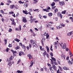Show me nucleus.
<instances>
[{
    "instance_id": "obj_1",
    "label": "nucleus",
    "mask_w": 73,
    "mask_h": 73,
    "mask_svg": "<svg viewBox=\"0 0 73 73\" xmlns=\"http://www.w3.org/2000/svg\"><path fill=\"white\" fill-rule=\"evenodd\" d=\"M60 46H61L62 49H65L66 48V44L64 43L63 44V43L61 42V44L59 43Z\"/></svg>"
},
{
    "instance_id": "obj_2",
    "label": "nucleus",
    "mask_w": 73,
    "mask_h": 73,
    "mask_svg": "<svg viewBox=\"0 0 73 73\" xmlns=\"http://www.w3.org/2000/svg\"><path fill=\"white\" fill-rule=\"evenodd\" d=\"M21 55H24V53L23 52L21 51L19 52V56H21Z\"/></svg>"
},
{
    "instance_id": "obj_3",
    "label": "nucleus",
    "mask_w": 73,
    "mask_h": 73,
    "mask_svg": "<svg viewBox=\"0 0 73 73\" xmlns=\"http://www.w3.org/2000/svg\"><path fill=\"white\" fill-rule=\"evenodd\" d=\"M23 23H27V19L23 17Z\"/></svg>"
},
{
    "instance_id": "obj_4",
    "label": "nucleus",
    "mask_w": 73,
    "mask_h": 73,
    "mask_svg": "<svg viewBox=\"0 0 73 73\" xmlns=\"http://www.w3.org/2000/svg\"><path fill=\"white\" fill-rule=\"evenodd\" d=\"M65 55L63 54H62L61 55V58H64V60H65Z\"/></svg>"
},
{
    "instance_id": "obj_5",
    "label": "nucleus",
    "mask_w": 73,
    "mask_h": 73,
    "mask_svg": "<svg viewBox=\"0 0 73 73\" xmlns=\"http://www.w3.org/2000/svg\"><path fill=\"white\" fill-rule=\"evenodd\" d=\"M44 36H46V39H47V38H49V35H48V34H46V33H44Z\"/></svg>"
},
{
    "instance_id": "obj_6",
    "label": "nucleus",
    "mask_w": 73,
    "mask_h": 73,
    "mask_svg": "<svg viewBox=\"0 0 73 73\" xmlns=\"http://www.w3.org/2000/svg\"><path fill=\"white\" fill-rule=\"evenodd\" d=\"M46 25H47L46 27L47 28H49L51 27V25L49 23H47Z\"/></svg>"
},
{
    "instance_id": "obj_7",
    "label": "nucleus",
    "mask_w": 73,
    "mask_h": 73,
    "mask_svg": "<svg viewBox=\"0 0 73 73\" xmlns=\"http://www.w3.org/2000/svg\"><path fill=\"white\" fill-rule=\"evenodd\" d=\"M49 68L51 72L52 73H54V70L52 69L53 68H52V67L50 66L49 67Z\"/></svg>"
},
{
    "instance_id": "obj_8",
    "label": "nucleus",
    "mask_w": 73,
    "mask_h": 73,
    "mask_svg": "<svg viewBox=\"0 0 73 73\" xmlns=\"http://www.w3.org/2000/svg\"><path fill=\"white\" fill-rule=\"evenodd\" d=\"M64 2L63 1L59 2V4L61 6H62L64 4Z\"/></svg>"
},
{
    "instance_id": "obj_9",
    "label": "nucleus",
    "mask_w": 73,
    "mask_h": 73,
    "mask_svg": "<svg viewBox=\"0 0 73 73\" xmlns=\"http://www.w3.org/2000/svg\"><path fill=\"white\" fill-rule=\"evenodd\" d=\"M52 66L54 70H56V71L57 70V68L56 67V66L54 65H52Z\"/></svg>"
},
{
    "instance_id": "obj_10",
    "label": "nucleus",
    "mask_w": 73,
    "mask_h": 73,
    "mask_svg": "<svg viewBox=\"0 0 73 73\" xmlns=\"http://www.w3.org/2000/svg\"><path fill=\"white\" fill-rule=\"evenodd\" d=\"M73 34V31H72L71 32H70L69 33H68L67 34L68 36H70V35H72Z\"/></svg>"
},
{
    "instance_id": "obj_11",
    "label": "nucleus",
    "mask_w": 73,
    "mask_h": 73,
    "mask_svg": "<svg viewBox=\"0 0 73 73\" xmlns=\"http://www.w3.org/2000/svg\"><path fill=\"white\" fill-rule=\"evenodd\" d=\"M57 15L58 16H60V18L61 19H62V15H61V14H60V12H59L57 14Z\"/></svg>"
},
{
    "instance_id": "obj_12",
    "label": "nucleus",
    "mask_w": 73,
    "mask_h": 73,
    "mask_svg": "<svg viewBox=\"0 0 73 73\" xmlns=\"http://www.w3.org/2000/svg\"><path fill=\"white\" fill-rule=\"evenodd\" d=\"M68 62L69 65H72V64L73 63V61L72 60V61H71V60H68Z\"/></svg>"
},
{
    "instance_id": "obj_13",
    "label": "nucleus",
    "mask_w": 73,
    "mask_h": 73,
    "mask_svg": "<svg viewBox=\"0 0 73 73\" xmlns=\"http://www.w3.org/2000/svg\"><path fill=\"white\" fill-rule=\"evenodd\" d=\"M36 20V19H31L30 20L31 23H33V22Z\"/></svg>"
},
{
    "instance_id": "obj_14",
    "label": "nucleus",
    "mask_w": 73,
    "mask_h": 73,
    "mask_svg": "<svg viewBox=\"0 0 73 73\" xmlns=\"http://www.w3.org/2000/svg\"><path fill=\"white\" fill-rule=\"evenodd\" d=\"M35 41H36L33 40H30V42L33 45L34 44H35Z\"/></svg>"
},
{
    "instance_id": "obj_15",
    "label": "nucleus",
    "mask_w": 73,
    "mask_h": 73,
    "mask_svg": "<svg viewBox=\"0 0 73 73\" xmlns=\"http://www.w3.org/2000/svg\"><path fill=\"white\" fill-rule=\"evenodd\" d=\"M15 5H11L10 6V8L11 9H13L15 8Z\"/></svg>"
},
{
    "instance_id": "obj_16",
    "label": "nucleus",
    "mask_w": 73,
    "mask_h": 73,
    "mask_svg": "<svg viewBox=\"0 0 73 73\" xmlns=\"http://www.w3.org/2000/svg\"><path fill=\"white\" fill-rule=\"evenodd\" d=\"M23 71H20V70H18L17 71L16 73H23Z\"/></svg>"
},
{
    "instance_id": "obj_17",
    "label": "nucleus",
    "mask_w": 73,
    "mask_h": 73,
    "mask_svg": "<svg viewBox=\"0 0 73 73\" xmlns=\"http://www.w3.org/2000/svg\"><path fill=\"white\" fill-rule=\"evenodd\" d=\"M44 53H43V55H44V57H45V55H46V54L47 53H46V52L45 51V50L44 51Z\"/></svg>"
},
{
    "instance_id": "obj_18",
    "label": "nucleus",
    "mask_w": 73,
    "mask_h": 73,
    "mask_svg": "<svg viewBox=\"0 0 73 73\" xmlns=\"http://www.w3.org/2000/svg\"><path fill=\"white\" fill-rule=\"evenodd\" d=\"M38 1L37 0H34L33 3V4H36L37 3Z\"/></svg>"
},
{
    "instance_id": "obj_19",
    "label": "nucleus",
    "mask_w": 73,
    "mask_h": 73,
    "mask_svg": "<svg viewBox=\"0 0 73 73\" xmlns=\"http://www.w3.org/2000/svg\"><path fill=\"white\" fill-rule=\"evenodd\" d=\"M63 68L64 70H69V68L66 67H64Z\"/></svg>"
},
{
    "instance_id": "obj_20",
    "label": "nucleus",
    "mask_w": 73,
    "mask_h": 73,
    "mask_svg": "<svg viewBox=\"0 0 73 73\" xmlns=\"http://www.w3.org/2000/svg\"><path fill=\"white\" fill-rule=\"evenodd\" d=\"M48 15L49 16H52V15H53V14H52V13H49L48 14Z\"/></svg>"
},
{
    "instance_id": "obj_21",
    "label": "nucleus",
    "mask_w": 73,
    "mask_h": 73,
    "mask_svg": "<svg viewBox=\"0 0 73 73\" xmlns=\"http://www.w3.org/2000/svg\"><path fill=\"white\" fill-rule=\"evenodd\" d=\"M66 10H64V11H62V14H65V13H66Z\"/></svg>"
},
{
    "instance_id": "obj_22",
    "label": "nucleus",
    "mask_w": 73,
    "mask_h": 73,
    "mask_svg": "<svg viewBox=\"0 0 73 73\" xmlns=\"http://www.w3.org/2000/svg\"><path fill=\"white\" fill-rule=\"evenodd\" d=\"M10 20L12 21V23L15 22V20L13 18H11L10 19Z\"/></svg>"
},
{
    "instance_id": "obj_23",
    "label": "nucleus",
    "mask_w": 73,
    "mask_h": 73,
    "mask_svg": "<svg viewBox=\"0 0 73 73\" xmlns=\"http://www.w3.org/2000/svg\"><path fill=\"white\" fill-rule=\"evenodd\" d=\"M8 65L10 66H11V65H12V64H11V62L10 61H9V63L8 64Z\"/></svg>"
},
{
    "instance_id": "obj_24",
    "label": "nucleus",
    "mask_w": 73,
    "mask_h": 73,
    "mask_svg": "<svg viewBox=\"0 0 73 73\" xmlns=\"http://www.w3.org/2000/svg\"><path fill=\"white\" fill-rule=\"evenodd\" d=\"M15 40L16 41H17V42H19V41H20V40L18 39L17 38H16L15 39Z\"/></svg>"
},
{
    "instance_id": "obj_25",
    "label": "nucleus",
    "mask_w": 73,
    "mask_h": 73,
    "mask_svg": "<svg viewBox=\"0 0 73 73\" xmlns=\"http://www.w3.org/2000/svg\"><path fill=\"white\" fill-rule=\"evenodd\" d=\"M35 44H33V46H36V41H34Z\"/></svg>"
},
{
    "instance_id": "obj_26",
    "label": "nucleus",
    "mask_w": 73,
    "mask_h": 73,
    "mask_svg": "<svg viewBox=\"0 0 73 73\" xmlns=\"http://www.w3.org/2000/svg\"><path fill=\"white\" fill-rule=\"evenodd\" d=\"M51 58L52 60H53V61H54L55 62H56V59L53 57H51Z\"/></svg>"
},
{
    "instance_id": "obj_27",
    "label": "nucleus",
    "mask_w": 73,
    "mask_h": 73,
    "mask_svg": "<svg viewBox=\"0 0 73 73\" xmlns=\"http://www.w3.org/2000/svg\"><path fill=\"white\" fill-rule=\"evenodd\" d=\"M28 3H25L24 5V7H28Z\"/></svg>"
},
{
    "instance_id": "obj_28",
    "label": "nucleus",
    "mask_w": 73,
    "mask_h": 73,
    "mask_svg": "<svg viewBox=\"0 0 73 73\" xmlns=\"http://www.w3.org/2000/svg\"><path fill=\"white\" fill-rule=\"evenodd\" d=\"M59 29H60V28H62V26L61 25V24H60V25H59L58 27Z\"/></svg>"
},
{
    "instance_id": "obj_29",
    "label": "nucleus",
    "mask_w": 73,
    "mask_h": 73,
    "mask_svg": "<svg viewBox=\"0 0 73 73\" xmlns=\"http://www.w3.org/2000/svg\"><path fill=\"white\" fill-rule=\"evenodd\" d=\"M12 31V29L11 28H9V32H11Z\"/></svg>"
},
{
    "instance_id": "obj_30",
    "label": "nucleus",
    "mask_w": 73,
    "mask_h": 73,
    "mask_svg": "<svg viewBox=\"0 0 73 73\" xmlns=\"http://www.w3.org/2000/svg\"><path fill=\"white\" fill-rule=\"evenodd\" d=\"M43 11H46V12H49V11L47 10V9H43Z\"/></svg>"
},
{
    "instance_id": "obj_31",
    "label": "nucleus",
    "mask_w": 73,
    "mask_h": 73,
    "mask_svg": "<svg viewBox=\"0 0 73 73\" xmlns=\"http://www.w3.org/2000/svg\"><path fill=\"white\" fill-rule=\"evenodd\" d=\"M33 62L32 61H31V63L30 66H31V67L32 66H33Z\"/></svg>"
},
{
    "instance_id": "obj_32",
    "label": "nucleus",
    "mask_w": 73,
    "mask_h": 73,
    "mask_svg": "<svg viewBox=\"0 0 73 73\" xmlns=\"http://www.w3.org/2000/svg\"><path fill=\"white\" fill-rule=\"evenodd\" d=\"M4 41L5 42V45H6V44H7V39H4Z\"/></svg>"
},
{
    "instance_id": "obj_33",
    "label": "nucleus",
    "mask_w": 73,
    "mask_h": 73,
    "mask_svg": "<svg viewBox=\"0 0 73 73\" xmlns=\"http://www.w3.org/2000/svg\"><path fill=\"white\" fill-rule=\"evenodd\" d=\"M19 46H17V47L15 48V49L16 50H17V49H19Z\"/></svg>"
},
{
    "instance_id": "obj_34",
    "label": "nucleus",
    "mask_w": 73,
    "mask_h": 73,
    "mask_svg": "<svg viewBox=\"0 0 73 73\" xmlns=\"http://www.w3.org/2000/svg\"><path fill=\"white\" fill-rule=\"evenodd\" d=\"M11 24L12 25H15L16 23H15V22H12Z\"/></svg>"
},
{
    "instance_id": "obj_35",
    "label": "nucleus",
    "mask_w": 73,
    "mask_h": 73,
    "mask_svg": "<svg viewBox=\"0 0 73 73\" xmlns=\"http://www.w3.org/2000/svg\"><path fill=\"white\" fill-rule=\"evenodd\" d=\"M23 13H25V14H28V13H27V12H26V11L24 10H23Z\"/></svg>"
},
{
    "instance_id": "obj_36",
    "label": "nucleus",
    "mask_w": 73,
    "mask_h": 73,
    "mask_svg": "<svg viewBox=\"0 0 73 73\" xmlns=\"http://www.w3.org/2000/svg\"><path fill=\"white\" fill-rule=\"evenodd\" d=\"M46 48L47 50H49V47H48V46H46Z\"/></svg>"
},
{
    "instance_id": "obj_37",
    "label": "nucleus",
    "mask_w": 73,
    "mask_h": 73,
    "mask_svg": "<svg viewBox=\"0 0 73 73\" xmlns=\"http://www.w3.org/2000/svg\"><path fill=\"white\" fill-rule=\"evenodd\" d=\"M50 29H52V30H53V31H54V30H55V29L53 27H51L50 28Z\"/></svg>"
},
{
    "instance_id": "obj_38",
    "label": "nucleus",
    "mask_w": 73,
    "mask_h": 73,
    "mask_svg": "<svg viewBox=\"0 0 73 73\" xmlns=\"http://www.w3.org/2000/svg\"><path fill=\"white\" fill-rule=\"evenodd\" d=\"M55 5V3L54 2H52V6H54Z\"/></svg>"
},
{
    "instance_id": "obj_39",
    "label": "nucleus",
    "mask_w": 73,
    "mask_h": 73,
    "mask_svg": "<svg viewBox=\"0 0 73 73\" xmlns=\"http://www.w3.org/2000/svg\"><path fill=\"white\" fill-rule=\"evenodd\" d=\"M19 3H20V4H23V3H24L22 2L21 1H19Z\"/></svg>"
},
{
    "instance_id": "obj_40",
    "label": "nucleus",
    "mask_w": 73,
    "mask_h": 73,
    "mask_svg": "<svg viewBox=\"0 0 73 73\" xmlns=\"http://www.w3.org/2000/svg\"><path fill=\"white\" fill-rule=\"evenodd\" d=\"M52 64H54V65H57V62H55L54 63L52 62Z\"/></svg>"
},
{
    "instance_id": "obj_41",
    "label": "nucleus",
    "mask_w": 73,
    "mask_h": 73,
    "mask_svg": "<svg viewBox=\"0 0 73 73\" xmlns=\"http://www.w3.org/2000/svg\"><path fill=\"white\" fill-rule=\"evenodd\" d=\"M55 13H56V12H57L58 11V9H56L54 10Z\"/></svg>"
},
{
    "instance_id": "obj_42",
    "label": "nucleus",
    "mask_w": 73,
    "mask_h": 73,
    "mask_svg": "<svg viewBox=\"0 0 73 73\" xmlns=\"http://www.w3.org/2000/svg\"><path fill=\"white\" fill-rule=\"evenodd\" d=\"M59 70H58L57 71V73H62L61 72H59Z\"/></svg>"
},
{
    "instance_id": "obj_43",
    "label": "nucleus",
    "mask_w": 73,
    "mask_h": 73,
    "mask_svg": "<svg viewBox=\"0 0 73 73\" xmlns=\"http://www.w3.org/2000/svg\"><path fill=\"white\" fill-rule=\"evenodd\" d=\"M38 10H39V9H36L35 10L34 9H33V11H38Z\"/></svg>"
},
{
    "instance_id": "obj_44",
    "label": "nucleus",
    "mask_w": 73,
    "mask_h": 73,
    "mask_svg": "<svg viewBox=\"0 0 73 73\" xmlns=\"http://www.w3.org/2000/svg\"><path fill=\"white\" fill-rule=\"evenodd\" d=\"M7 2L8 3H12V2H11V1L9 0H8Z\"/></svg>"
},
{
    "instance_id": "obj_45",
    "label": "nucleus",
    "mask_w": 73,
    "mask_h": 73,
    "mask_svg": "<svg viewBox=\"0 0 73 73\" xmlns=\"http://www.w3.org/2000/svg\"><path fill=\"white\" fill-rule=\"evenodd\" d=\"M12 58H12L11 57H10L9 60V61H11V60H12Z\"/></svg>"
},
{
    "instance_id": "obj_46",
    "label": "nucleus",
    "mask_w": 73,
    "mask_h": 73,
    "mask_svg": "<svg viewBox=\"0 0 73 73\" xmlns=\"http://www.w3.org/2000/svg\"><path fill=\"white\" fill-rule=\"evenodd\" d=\"M50 55H51V56H52V57H53V53H52V52H51L50 53Z\"/></svg>"
},
{
    "instance_id": "obj_47",
    "label": "nucleus",
    "mask_w": 73,
    "mask_h": 73,
    "mask_svg": "<svg viewBox=\"0 0 73 73\" xmlns=\"http://www.w3.org/2000/svg\"><path fill=\"white\" fill-rule=\"evenodd\" d=\"M9 13H10V14H13V11H11V12H9Z\"/></svg>"
},
{
    "instance_id": "obj_48",
    "label": "nucleus",
    "mask_w": 73,
    "mask_h": 73,
    "mask_svg": "<svg viewBox=\"0 0 73 73\" xmlns=\"http://www.w3.org/2000/svg\"><path fill=\"white\" fill-rule=\"evenodd\" d=\"M56 44H57V43L56 42H55L54 43V45H56Z\"/></svg>"
},
{
    "instance_id": "obj_49",
    "label": "nucleus",
    "mask_w": 73,
    "mask_h": 73,
    "mask_svg": "<svg viewBox=\"0 0 73 73\" xmlns=\"http://www.w3.org/2000/svg\"><path fill=\"white\" fill-rule=\"evenodd\" d=\"M54 1L55 2H57V1H59L60 0H54Z\"/></svg>"
},
{
    "instance_id": "obj_50",
    "label": "nucleus",
    "mask_w": 73,
    "mask_h": 73,
    "mask_svg": "<svg viewBox=\"0 0 73 73\" xmlns=\"http://www.w3.org/2000/svg\"><path fill=\"white\" fill-rule=\"evenodd\" d=\"M41 42L43 46H44V43H43V41L42 40Z\"/></svg>"
},
{
    "instance_id": "obj_51",
    "label": "nucleus",
    "mask_w": 73,
    "mask_h": 73,
    "mask_svg": "<svg viewBox=\"0 0 73 73\" xmlns=\"http://www.w3.org/2000/svg\"><path fill=\"white\" fill-rule=\"evenodd\" d=\"M30 31L31 32V33H33V30L32 29H30Z\"/></svg>"
},
{
    "instance_id": "obj_52",
    "label": "nucleus",
    "mask_w": 73,
    "mask_h": 73,
    "mask_svg": "<svg viewBox=\"0 0 73 73\" xmlns=\"http://www.w3.org/2000/svg\"><path fill=\"white\" fill-rule=\"evenodd\" d=\"M8 46H9V47H12V44H9Z\"/></svg>"
},
{
    "instance_id": "obj_53",
    "label": "nucleus",
    "mask_w": 73,
    "mask_h": 73,
    "mask_svg": "<svg viewBox=\"0 0 73 73\" xmlns=\"http://www.w3.org/2000/svg\"><path fill=\"white\" fill-rule=\"evenodd\" d=\"M40 71H42V72H43L44 71V69H43L42 68H40Z\"/></svg>"
},
{
    "instance_id": "obj_54",
    "label": "nucleus",
    "mask_w": 73,
    "mask_h": 73,
    "mask_svg": "<svg viewBox=\"0 0 73 73\" xmlns=\"http://www.w3.org/2000/svg\"><path fill=\"white\" fill-rule=\"evenodd\" d=\"M19 45L20 46H23V44H22V43H19Z\"/></svg>"
},
{
    "instance_id": "obj_55",
    "label": "nucleus",
    "mask_w": 73,
    "mask_h": 73,
    "mask_svg": "<svg viewBox=\"0 0 73 73\" xmlns=\"http://www.w3.org/2000/svg\"><path fill=\"white\" fill-rule=\"evenodd\" d=\"M22 48H24V49H25V48H26V47H25V46H24V45H23V46H22Z\"/></svg>"
},
{
    "instance_id": "obj_56",
    "label": "nucleus",
    "mask_w": 73,
    "mask_h": 73,
    "mask_svg": "<svg viewBox=\"0 0 73 73\" xmlns=\"http://www.w3.org/2000/svg\"><path fill=\"white\" fill-rule=\"evenodd\" d=\"M69 56H68L66 58V60H68L69 59Z\"/></svg>"
},
{
    "instance_id": "obj_57",
    "label": "nucleus",
    "mask_w": 73,
    "mask_h": 73,
    "mask_svg": "<svg viewBox=\"0 0 73 73\" xmlns=\"http://www.w3.org/2000/svg\"><path fill=\"white\" fill-rule=\"evenodd\" d=\"M59 68L61 70H62V68L61 67L59 66Z\"/></svg>"
},
{
    "instance_id": "obj_58",
    "label": "nucleus",
    "mask_w": 73,
    "mask_h": 73,
    "mask_svg": "<svg viewBox=\"0 0 73 73\" xmlns=\"http://www.w3.org/2000/svg\"><path fill=\"white\" fill-rule=\"evenodd\" d=\"M66 51L67 52H68V50H69V48H67L66 49Z\"/></svg>"
},
{
    "instance_id": "obj_59",
    "label": "nucleus",
    "mask_w": 73,
    "mask_h": 73,
    "mask_svg": "<svg viewBox=\"0 0 73 73\" xmlns=\"http://www.w3.org/2000/svg\"><path fill=\"white\" fill-rule=\"evenodd\" d=\"M61 25H62V27H65V25L64 24H61Z\"/></svg>"
},
{
    "instance_id": "obj_60",
    "label": "nucleus",
    "mask_w": 73,
    "mask_h": 73,
    "mask_svg": "<svg viewBox=\"0 0 73 73\" xmlns=\"http://www.w3.org/2000/svg\"><path fill=\"white\" fill-rule=\"evenodd\" d=\"M46 56H47L48 58H49V54H48V53H47V54L46 55Z\"/></svg>"
},
{
    "instance_id": "obj_61",
    "label": "nucleus",
    "mask_w": 73,
    "mask_h": 73,
    "mask_svg": "<svg viewBox=\"0 0 73 73\" xmlns=\"http://www.w3.org/2000/svg\"><path fill=\"white\" fill-rule=\"evenodd\" d=\"M52 9H54L55 8H56V7L54 6V7H53V6H52Z\"/></svg>"
},
{
    "instance_id": "obj_62",
    "label": "nucleus",
    "mask_w": 73,
    "mask_h": 73,
    "mask_svg": "<svg viewBox=\"0 0 73 73\" xmlns=\"http://www.w3.org/2000/svg\"><path fill=\"white\" fill-rule=\"evenodd\" d=\"M31 56V54H28L27 55L28 57H30Z\"/></svg>"
},
{
    "instance_id": "obj_63",
    "label": "nucleus",
    "mask_w": 73,
    "mask_h": 73,
    "mask_svg": "<svg viewBox=\"0 0 73 73\" xmlns=\"http://www.w3.org/2000/svg\"><path fill=\"white\" fill-rule=\"evenodd\" d=\"M1 12L2 13H4V11L3 10H1Z\"/></svg>"
},
{
    "instance_id": "obj_64",
    "label": "nucleus",
    "mask_w": 73,
    "mask_h": 73,
    "mask_svg": "<svg viewBox=\"0 0 73 73\" xmlns=\"http://www.w3.org/2000/svg\"><path fill=\"white\" fill-rule=\"evenodd\" d=\"M47 65L48 66H51V65L49 63L47 64Z\"/></svg>"
}]
</instances>
